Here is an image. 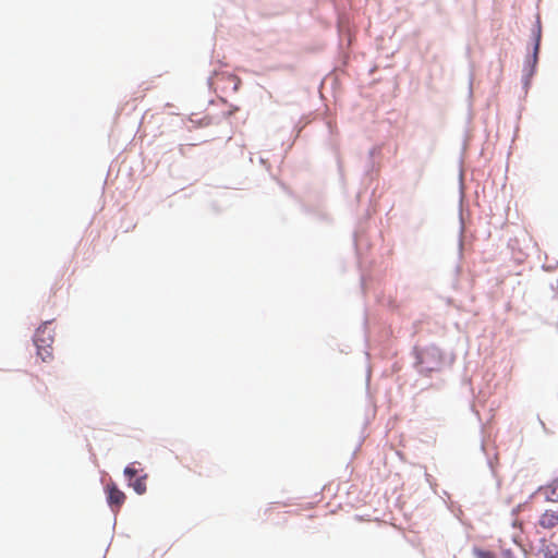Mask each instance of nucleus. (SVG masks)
Wrapping results in <instances>:
<instances>
[{
  "label": "nucleus",
  "mask_w": 558,
  "mask_h": 558,
  "mask_svg": "<svg viewBox=\"0 0 558 558\" xmlns=\"http://www.w3.org/2000/svg\"><path fill=\"white\" fill-rule=\"evenodd\" d=\"M54 341L53 330L49 327V323L46 322L36 330L34 337V343L37 348V355L43 362H47L52 359V343Z\"/></svg>",
  "instance_id": "obj_1"
},
{
  "label": "nucleus",
  "mask_w": 558,
  "mask_h": 558,
  "mask_svg": "<svg viewBox=\"0 0 558 558\" xmlns=\"http://www.w3.org/2000/svg\"><path fill=\"white\" fill-rule=\"evenodd\" d=\"M538 494L549 502H558V480L553 481L550 484L539 487Z\"/></svg>",
  "instance_id": "obj_3"
},
{
  "label": "nucleus",
  "mask_w": 558,
  "mask_h": 558,
  "mask_svg": "<svg viewBox=\"0 0 558 558\" xmlns=\"http://www.w3.org/2000/svg\"><path fill=\"white\" fill-rule=\"evenodd\" d=\"M545 558H558V547L551 546L547 547L544 553Z\"/></svg>",
  "instance_id": "obj_8"
},
{
  "label": "nucleus",
  "mask_w": 558,
  "mask_h": 558,
  "mask_svg": "<svg viewBox=\"0 0 558 558\" xmlns=\"http://www.w3.org/2000/svg\"><path fill=\"white\" fill-rule=\"evenodd\" d=\"M136 464L137 463H131L130 465H128L125 469H124V475L125 477L129 480V482H131L135 476H140L143 472V470H138L136 468Z\"/></svg>",
  "instance_id": "obj_6"
},
{
  "label": "nucleus",
  "mask_w": 558,
  "mask_h": 558,
  "mask_svg": "<svg viewBox=\"0 0 558 558\" xmlns=\"http://www.w3.org/2000/svg\"><path fill=\"white\" fill-rule=\"evenodd\" d=\"M147 477H148V475L146 473H143L137 478H135L134 481L132 480L130 482V486L133 487V489L136 492V494L143 495V494L146 493V489H147V487H146Z\"/></svg>",
  "instance_id": "obj_5"
},
{
  "label": "nucleus",
  "mask_w": 558,
  "mask_h": 558,
  "mask_svg": "<svg viewBox=\"0 0 558 558\" xmlns=\"http://www.w3.org/2000/svg\"><path fill=\"white\" fill-rule=\"evenodd\" d=\"M473 553L476 558H496L495 555L489 550H483L480 548H475Z\"/></svg>",
  "instance_id": "obj_7"
},
{
  "label": "nucleus",
  "mask_w": 558,
  "mask_h": 558,
  "mask_svg": "<svg viewBox=\"0 0 558 558\" xmlns=\"http://www.w3.org/2000/svg\"><path fill=\"white\" fill-rule=\"evenodd\" d=\"M538 524L544 529H554L558 526V513L551 510H546L539 518Z\"/></svg>",
  "instance_id": "obj_4"
},
{
  "label": "nucleus",
  "mask_w": 558,
  "mask_h": 558,
  "mask_svg": "<svg viewBox=\"0 0 558 558\" xmlns=\"http://www.w3.org/2000/svg\"><path fill=\"white\" fill-rule=\"evenodd\" d=\"M107 501L113 511H118L124 504L126 496L114 483L106 486Z\"/></svg>",
  "instance_id": "obj_2"
}]
</instances>
